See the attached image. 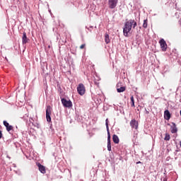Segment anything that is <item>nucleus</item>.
<instances>
[{"label":"nucleus","mask_w":181,"mask_h":181,"mask_svg":"<svg viewBox=\"0 0 181 181\" xmlns=\"http://www.w3.org/2000/svg\"><path fill=\"white\" fill-rule=\"evenodd\" d=\"M141 16L140 13L139 11L134 12L132 16V18H131V16H128V18H127L126 23H139V21L141 18L139 17Z\"/></svg>","instance_id":"1"},{"label":"nucleus","mask_w":181,"mask_h":181,"mask_svg":"<svg viewBox=\"0 0 181 181\" xmlns=\"http://www.w3.org/2000/svg\"><path fill=\"white\" fill-rule=\"evenodd\" d=\"M132 25L131 23H126L123 28V35L125 37H129V33L132 30Z\"/></svg>","instance_id":"2"},{"label":"nucleus","mask_w":181,"mask_h":181,"mask_svg":"<svg viewBox=\"0 0 181 181\" xmlns=\"http://www.w3.org/2000/svg\"><path fill=\"white\" fill-rule=\"evenodd\" d=\"M77 92L78 94H80L81 95H83L86 93V87L83 83H80L77 86Z\"/></svg>","instance_id":"3"},{"label":"nucleus","mask_w":181,"mask_h":181,"mask_svg":"<svg viewBox=\"0 0 181 181\" xmlns=\"http://www.w3.org/2000/svg\"><path fill=\"white\" fill-rule=\"evenodd\" d=\"M50 115H52V108L50 106H47L46 109V119L47 122H52V117Z\"/></svg>","instance_id":"4"},{"label":"nucleus","mask_w":181,"mask_h":181,"mask_svg":"<svg viewBox=\"0 0 181 181\" xmlns=\"http://www.w3.org/2000/svg\"><path fill=\"white\" fill-rule=\"evenodd\" d=\"M62 105H64V107H73V103H71V101L67 100L65 98L62 99Z\"/></svg>","instance_id":"5"},{"label":"nucleus","mask_w":181,"mask_h":181,"mask_svg":"<svg viewBox=\"0 0 181 181\" xmlns=\"http://www.w3.org/2000/svg\"><path fill=\"white\" fill-rule=\"evenodd\" d=\"M159 45H160L163 52H165L167 50V43L163 38H161L160 40H159Z\"/></svg>","instance_id":"6"},{"label":"nucleus","mask_w":181,"mask_h":181,"mask_svg":"<svg viewBox=\"0 0 181 181\" xmlns=\"http://www.w3.org/2000/svg\"><path fill=\"white\" fill-rule=\"evenodd\" d=\"M117 4L118 0H109V8H110V9H114Z\"/></svg>","instance_id":"7"},{"label":"nucleus","mask_w":181,"mask_h":181,"mask_svg":"<svg viewBox=\"0 0 181 181\" xmlns=\"http://www.w3.org/2000/svg\"><path fill=\"white\" fill-rule=\"evenodd\" d=\"M130 125L132 129H139V122H136V119H132Z\"/></svg>","instance_id":"8"},{"label":"nucleus","mask_w":181,"mask_h":181,"mask_svg":"<svg viewBox=\"0 0 181 181\" xmlns=\"http://www.w3.org/2000/svg\"><path fill=\"white\" fill-rule=\"evenodd\" d=\"M30 41V39L28 38L27 34L25 33H23V36H22V44L25 45L28 43Z\"/></svg>","instance_id":"9"},{"label":"nucleus","mask_w":181,"mask_h":181,"mask_svg":"<svg viewBox=\"0 0 181 181\" xmlns=\"http://www.w3.org/2000/svg\"><path fill=\"white\" fill-rule=\"evenodd\" d=\"M37 168H39V170L40 173H42V174L46 173L45 167L44 165H42V164H40V163H37Z\"/></svg>","instance_id":"10"},{"label":"nucleus","mask_w":181,"mask_h":181,"mask_svg":"<svg viewBox=\"0 0 181 181\" xmlns=\"http://www.w3.org/2000/svg\"><path fill=\"white\" fill-rule=\"evenodd\" d=\"M110 139H111L110 134V132H108V134H107V151H112Z\"/></svg>","instance_id":"11"},{"label":"nucleus","mask_w":181,"mask_h":181,"mask_svg":"<svg viewBox=\"0 0 181 181\" xmlns=\"http://www.w3.org/2000/svg\"><path fill=\"white\" fill-rule=\"evenodd\" d=\"M4 125L6 127V131L8 132L13 129V127L9 125L8 122L6 121H4Z\"/></svg>","instance_id":"12"},{"label":"nucleus","mask_w":181,"mask_h":181,"mask_svg":"<svg viewBox=\"0 0 181 181\" xmlns=\"http://www.w3.org/2000/svg\"><path fill=\"white\" fill-rule=\"evenodd\" d=\"M172 125L173 126H171V133L172 134H176L177 133V127H176V124L175 123V122H172Z\"/></svg>","instance_id":"13"},{"label":"nucleus","mask_w":181,"mask_h":181,"mask_svg":"<svg viewBox=\"0 0 181 181\" xmlns=\"http://www.w3.org/2000/svg\"><path fill=\"white\" fill-rule=\"evenodd\" d=\"M164 118L166 120H170V111L168 110H166L165 111H164Z\"/></svg>","instance_id":"14"},{"label":"nucleus","mask_w":181,"mask_h":181,"mask_svg":"<svg viewBox=\"0 0 181 181\" xmlns=\"http://www.w3.org/2000/svg\"><path fill=\"white\" fill-rule=\"evenodd\" d=\"M112 141L115 142L116 144H118L119 143V139L117 134H113L112 135Z\"/></svg>","instance_id":"15"},{"label":"nucleus","mask_w":181,"mask_h":181,"mask_svg":"<svg viewBox=\"0 0 181 181\" xmlns=\"http://www.w3.org/2000/svg\"><path fill=\"white\" fill-rule=\"evenodd\" d=\"M126 90V87L125 86H121L120 88H117V91L118 93H121L124 92Z\"/></svg>","instance_id":"16"},{"label":"nucleus","mask_w":181,"mask_h":181,"mask_svg":"<svg viewBox=\"0 0 181 181\" xmlns=\"http://www.w3.org/2000/svg\"><path fill=\"white\" fill-rule=\"evenodd\" d=\"M105 41L106 44H109L110 42V36L108 34H105Z\"/></svg>","instance_id":"17"},{"label":"nucleus","mask_w":181,"mask_h":181,"mask_svg":"<svg viewBox=\"0 0 181 181\" xmlns=\"http://www.w3.org/2000/svg\"><path fill=\"white\" fill-rule=\"evenodd\" d=\"M105 125H106V129H107V134H109L110 129H109L108 119H106V120H105Z\"/></svg>","instance_id":"18"},{"label":"nucleus","mask_w":181,"mask_h":181,"mask_svg":"<svg viewBox=\"0 0 181 181\" xmlns=\"http://www.w3.org/2000/svg\"><path fill=\"white\" fill-rule=\"evenodd\" d=\"M131 103H132V107H135L134 98L133 95H132L131 97Z\"/></svg>","instance_id":"19"},{"label":"nucleus","mask_w":181,"mask_h":181,"mask_svg":"<svg viewBox=\"0 0 181 181\" xmlns=\"http://www.w3.org/2000/svg\"><path fill=\"white\" fill-rule=\"evenodd\" d=\"M170 139V136L169 134H165V137H164V140L167 141H169Z\"/></svg>","instance_id":"20"},{"label":"nucleus","mask_w":181,"mask_h":181,"mask_svg":"<svg viewBox=\"0 0 181 181\" xmlns=\"http://www.w3.org/2000/svg\"><path fill=\"white\" fill-rule=\"evenodd\" d=\"M175 18L178 19V18H180V12H176L175 14Z\"/></svg>","instance_id":"21"},{"label":"nucleus","mask_w":181,"mask_h":181,"mask_svg":"<svg viewBox=\"0 0 181 181\" xmlns=\"http://www.w3.org/2000/svg\"><path fill=\"white\" fill-rule=\"evenodd\" d=\"M86 47V44H82L81 46H80V49H83Z\"/></svg>","instance_id":"22"},{"label":"nucleus","mask_w":181,"mask_h":181,"mask_svg":"<svg viewBox=\"0 0 181 181\" xmlns=\"http://www.w3.org/2000/svg\"><path fill=\"white\" fill-rule=\"evenodd\" d=\"M143 28H144V29H146V28H147V23H143Z\"/></svg>","instance_id":"23"},{"label":"nucleus","mask_w":181,"mask_h":181,"mask_svg":"<svg viewBox=\"0 0 181 181\" xmlns=\"http://www.w3.org/2000/svg\"><path fill=\"white\" fill-rule=\"evenodd\" d=\"M147 22H148V19H144V23H147Z\"/></svg>","instance_id":"24"},{"label":"nucleus","mask_w":181,"mask_h":181,"mask_svg":"<svg viewBox=\"0 0 181 181\" xmlns=\"http://www.w3.org/2000/svg\"><path fill=\"white\" fill-rule=\"evenodd\" d=\"M2 138V132L0 130V139Z\"/></svg>","instance_id":"25"},{"label":"nucleus","mask_w":181,"mask_h":181,"mask_svg":"<svg viewBox=\"0 0 181 181\" xmlns=\"http://www.w3.org/2000/svg\"><path fill=\"white\" fill-rule=\"evenodd\" d=\"M146 114L149 115V111H147L146 109Z\"/></svg>","instance_id":"26"},{"label":"nucleus","mask_w":181,"mask_h":181,"mask_svg":"<svg viewBox=\"0 0 181 181\" xmlns=\"http://www.w3.org/2000/svg\"><path fill=\"white\" fill-rule=\"evenodd\" d=\"M136 26V23H134L133 28H135Z\"/></svg>","instance_id":"27"},{"label":"nucleus","mask_w":181,"mask_h":181,"mask_svg":"<svg viewBox=\"0 0 181 181\" xmlns=\"http://www.w3.org/2000/svg\"><path fill=\"white\" fill-rule=\"evenodd\" d=\"M136 163H137V164L141 163V161H138Z\"/></svg>","instance_id":"28"},{"label":"nucleus","mask_w":181,"mask_h":181,"mask_svg":"<svg viewBox=\"0 0 181 181\" xmlns=\"http://www.w3.org/2000/svg\"><path fill=\"white\" fill-rule=\"evenodd\" d=\"M180 147H181V141H180Z\"/></svg>","instance_id":"29"},{"label":"nucleus","mask_w":181,"mask_h":181,"mask_svg":"<svg viewBox=\"0 0 181 181\" xmlns=\"http://www.w3.org/2000/svg\"><path fill=\"white\" fill-rule=\"evenodd\" d=\"M179 22H180V23H181V18H180V20L179 21Z\"/></svg>","instance_id":"30"},{"label":"nucleus","mask_w":181,"mask_h":181,"mask_svg":"<svg viewBox=\"0 0 181 181\" xmlns=\"http://www.w3.org/2000/svg\"><path fill=\"white\" fill-rule=\"evenodd\" d=\"M180 115H181V110L180 111Z\"/></svg>","instance_id":"31"}]
</instances>
